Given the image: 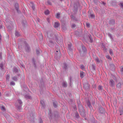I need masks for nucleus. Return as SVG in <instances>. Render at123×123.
<instances>
[{"label": "nucleus", "mask_w": 123, "mask_h": 123, "mask_svg": "<svg viewBox=\"0 0 123 123\" xmlns=\"http://www.w3.org/2000/svg\"><path fill=\"white\" fill-rule=\"evenodd\" d=\"M22 102L20 100H18L16 103V106L18 109H20L22 105Z\"/></svg>", "instance_id": "f257e3e1"}, {"label": "nucleus", "mask_w": 123, "mask_h": 123, "mask_svg": "<svg viewBox=\"0 0 123 123\" xmlns=\"http://www.w3.org/2000/svg\"><path fill=\"white\" fill-rule=\"evenodd\" d=\"M79 6V4L78 2L74 3V8L75 10L76 11L78 10Z\"/></svg>", "instance_id": "f03ea898"}, {"label": "nucleus", "mask_w": 123, "mask_h": 123, "mask_svg": "<svg viewBox=\"0 0 123 123\" xmlns=\"http://www.w3.org/2000/svg\"><path fill=\"white\" fill-rule=\"evenodd\" d=\"M114 82L113 80H110L109 81V85L111 87H113L114 85Z\"/></svg>", "instance_id": "7ed1b4c3"}, {"label": "nucleus", "mask_w": 123, "mask_h": 123, "mask_svg": "<svg viewBox=\"0 0 123 123\" xmlns=\"http://www.w3.org/2000/svg\"><path fill=\"white\" fill-rule=\"evenodd\" d=\"M68 48L69 50H71L72 49L71 48L72 46V44L70 42H68Z\"/></svg>", "instance_id": "20e7f679"}, {"label": "nucleus", "mask_w": 123, "mask_h": 123, "mask_svg": "<svg viewBox=\"0 0 123 123\" xmlns=\"http://www.w3.org/2000/svg\"><path fill=\"white\" fill-rule=\"evenodd\" d=\"M15 8L18 12H19L18 9L19 6L18 4V3H16L15 4Z\"/></svg>", "instance_id": "39448f33"}, {"label": "nucleus", "mask_w": 123, "mask_h": 123, "mask_svg": "<svg viewBox=\"0 0 123 123\" xmlns=\"http://www.w3.org/2000/svg\"><path fill=\"white\" fill-rule=\"evenodd\" d=\"M115 20L113 19H112L110 21L109 23L113 25L115 24Z\"/></svg>", "instance_id": "423d86ee"}, {"label": "nucleus", "mask_w": 123, "mask_h": 123, "mask_svg": "<svg viewBox=\"0 0 123 123\" xmlns=\"http://www.w3.org/2000/svg\"><path fill=\"white\" fill-rule=\"evenodd\" d=\"M59 26V24L58 23L55 22L54 23V27L55 28H56Z\"/></svg>", "instance_id": "0eeeda50"}, {"label": "nucleus", "mask_w": 123, "mask_h": 123, "mask_svg": "<svg viewBox=\"0 0 123 123\" xmlns=\"http://www.w3.org/2000/svg\"><path fill=\"white\" fill-rule=\"evenodd\" d=\"M53 42L52 41H50L48 42V45L50 46H51V45H53Z\"/></svg>", "instance_id": "6e6552de"}, {"label": "nucleus", "mask_w": 123, "mask_h": 123, "mask_svg": "<svg viewBox=\"0 0 123 123\" xmlns=\"http://www.w3.org/2000/svg\"><path fill=\"white\" fill-rule=\"evenodd\" d=\"M20 33L18 32L17 31H16L15 33V36L17 37H19L20 36Z\"/></svg>", "instance_id": "1a4fd4ad"}, {"label": "nucleus", "mask_w": 123, "mask_h": 123, "mask_svg": "<svg viewBox=\"0 0 123 123\" xmlns=\"http://www.w3.org/2000/svg\"><path fill=\"white\" fill-rule=\"evenodd\" d=\"M121 84L120 83H119L117 85V88L119 89L121 87Z\"/></svg>", "instance_id": "9d476101"}, {"label": "nucleus", "mask_w": 123, "mask_h": 123, "mask_svg": "<svg viewBox=\"0 0 123 123\" xmlns=\"http://www.w3.org/2000/svg\"><path fill=\"white\" fill-rule=\"evenodd\" d=\"M82 51L83 52H85L86 51V48L84 46H82L81 47Z\"/></svg>", "instance_id": "9b49d317"}, {"label": "nucleus", "mask_w": 123, "mask_h": 123, "mask_svg": "<svg viewBox=\"0 0 123 123\" xmlns=\"http://www.w3.org/2000/svg\"><path fill=\"white\" fill-rule=\"evenodd\" d=\"M54 106L55 107H56L57 105V102L55 101H54L53 103Z\"/></svg>", "instance_id": "f8f14e48"}, {"label": "nucleus", "mask_w": 123, "mask_h": 123, "mask_svg": "<svg viewBox=\"0 0 123 123\" xmlns=\"http://www.w3.org/2000/svg\"><path fill=\"white\" fill-rule=\"evenodd\" d=\"M109 51L110 54L111 55H113V53L112 49H110Z\"/></svg>", "instance_id": "ddd939ff"}, {"label": "nucleus", "mask_w": 123, "mask_h": 123, "mask_svg": "<svg viewBox=\"0 0 123 123\" xmlns=\"http://www.w3.org/2000/svg\"><path fill=\"white\" fill-rule=\"evenodd\" d=\"M95 61H96L97 63H99L100 62V61L99 60V59L97 57H96L95 58Z\"/></svg>", "instance_id": "4468645a"}, {"label": "nucleus", "mask_w": 123, "mask_h": 123, "mask_svg": "<svg viewBox=\"0 0 123 123\" xmlns=\"http://www.w3.org/2000/svg\"><path fill=\"white\" fill-rule=\"evenodd\" d=\"M80 77L82 78L84 76V73L83 72H80Z\"/></svg>", "instance_id": "2eb2a0df"}, {"label": "nucleus", "mask_w": 123, "mask_h": 123, "mask_svg": "<svg viewBox=\"0 0 123 123\" xmlns=\"http://www.w3.org/2000/svg\"><path fill=\"white\" fill-rule=\"evenodd\" d=\"M10 78V75L9 74H7L6 77V79L7 81L8 82L9 81V79Z\"/></svg>", "instance_id": "dca6fc26"}, {"label": "nucleus", "mask_w": 123, "mask_h": 123, "mask_svg": "<svg viewBox=\"0 0 123 123\" xmlns=\"http://www.w3.org/2000/svg\"><path fill=\"white\" fill-rule=\"evenodd\" d=\"M62 86L64 87H66L67 86V85L66 82H63L62 83Z\"/></svg>", "instance_id": "f3484780"}, {"label": "nucleus", "mask_w": 123, "mask_h": 123, "mask_svg": "<svg viewBox=\"0 0 123 123\" xmlns=\"http://www.w3.org/2000/svg\"><path fill=\"white\" fill-rule=\"evenodd\" d=\"M49 11L48 10H47L45 11L44 12L45 14V15H48L49 14Z\"/></svg>", "instance_id": "a211bd4d"}, {"label": "nucleus", "mask_w": 123, "mask_h": 123, "mask_svg": "<svg viewBox=\"0 0 123 123\" xmlns=\"http://www.w3.org/2000/svg\"><path fill=\"white\" fill-rule=\"evenodd\" d=\"M60 13H57L56 16V18H59L60 17Z\"/></svg>", "instance_id": "6ab92c4d"}, {"label": "nucleus", "mask_w": 123, "mask_h": 123, "mask_svg": "<svg viewBox=\"0 0 123 123\" xmlns=\"http://www.w3.org/2000/svg\"><path fill=\"white\" fill-rule=\"evenodd\" d=\"M61 28L62 29L64 30H65L66 29V28L64 25H62L61 26Z\"/></svg>", "instance_id": "aec40b11"}, {"label": "nucleus", "mask_w": 123, "mask_h": 123, "mask_svg": "<svg viewBox=\"0 0 123 123\" xmlns=\"http://www.w3.org/2000/svg\"><path fill=\"white\" fill-rule=\"evenodd\" d=\"M90 17L92 18H93L95 17V16L93 14H91L90 15Z\"/></svg>", "instance_id": "412c9836"}, {"label": "nucleus", "mask_w": 123, "mask_h": 123, "mask_svg": "<svg viewBox=\"0 0 123 123\" xmlns=\"http://www.w3.org/2000/svg\"><path fill=\"white\" fill-rule=\"evenodd\" d=\"M3 64L2 63L0 64V68L1 69H3Z\"/></svg>", "instance_id": "4be33fe9"}, {"label": "nucleus", "mask_w": 123, "mask_h": 123, "mask_svg": "<svg viewBox=\"0 0 123 123\" xmlns=\"http://www.w3.org/2000/svg\"><path fill=\"white\" fill-rule=\"evenodd\" d=\"M1 109L2 111H5V107L3 106H2L1 107Z\"/></svg>", "instance_id": "5701e85b"}, {"label": "nucleus", "mask_w": 123, "mask_h": 123, "mask_svg": "<svg viewBox=\"0 0 123 123\" xmlns=\"http://www.w3.org/2000/svg\"><path fill=\"white\" fill-rule=\"evenodd\" d=\"M81 68L83 70H84L85 69L84 66L83 65H81Z\"/></svg>", "instance_id": "b1692460"}, {"label": "nucleus", "mask_w": 123, "mask_h": 123, "mask_svg": "<svg viewBox=\"0 0 123 123\" xmlns=\"http://www.w3.org/2000/svg\"><path fill=\"white\" fill-rule=\"evenodd\" d=\"M120 71L121 72L123 73V66H121L120 67Z\"/></svg>", "instance_id": "393cba45"}, {"label": "nucleus", "mask_w": 123, "mask_h": 123, "mask_svg": "<svg viewBox=\"0 0 123 123\" xmlns=\"http://www.w3.org/2000/svg\"><path fill=\"white\" fill-rule=\"evenodd\" d=\"M15 83L13 81H11L10 83V85H11L14 86L15 85Z\"/></svg>", "instance_id": "a878e982"}, {"label": "nucleus", "mask_w": 123, "mask_h": 123, "mask_svg": "<svg viewBox=\"0 0 123 123\" xmlns=\"http://www.w3.org/2000/svg\"><path fill=\"white\" fill-rule=\"evenodd\" d=\"M98 90H101L102 89V87L101 86H99L98 87Z\"/></svg>", "instance_id": "bb28decb"}, {"label": "nucleus", "mask_w": 123, "mask_h": 123, "mask_svg": "<svg viewBox=\"0 0 123 123\" xmlns=\"http://www.w3.org/2000/svg\"><path fill=\"white\" fill-rule=\"evenodd\" d=\"M120 6L123 9V3H120Z\"/></svg>", "instance_id": "cd10ccee"}, {"label": "nucleus", "mask_w": 123, "mask_h": 123, "mask_svg": "<svg viewBox=\"0 0 123 123\" xmlns=\"http://www.w3.org/2000/svg\"><path fill=\"white\" fill-rule=\"evenodd\" d=\"M76 26L74 24H72L71 26V27L72 28H73L75 27Z\"/></svg>", "instance_id": "c85d7f7f"}, {"label": "nucleus", "mask_w": 123, "mask_h": 123, "mask_svg": "<svg viewBox=\"0 0 123 123\" xmlns=\"http://www.w3.org/2000/svg\"><path fill=\"white\" fill-rule=\"evenodd\" d=\"M91 35L89 34H88L87 35V37H85L86 38H89L90 39L91 38Z\"/></svg>", "instance_id": "c756f323"}, {"label": "nucleus", "mask_w": 123, "mask_h": 123, "mask_svg": "<svg viewBox=\"0 0 123 123\" xmlns=\"http://www.w3.org/2000/svg\"><path fill=\"white\" fill-rule=\"evenodd\" d=\"M67 65L65 64H64L63 65V67L65 69H66L67 68Z\"/></svg>", "instance_id": "7c9ffc66"}, {"label": "nucleus", "mask_w": 123, "mask_h": 123, "mask_svg": "<svg viewBox=\"0 0 123 123\" xmlns=\"http://www.w3.org/2000/svg\"><path fill=\"white\" fill-rule=\"evenodd\" d=\"M106 57L107 59H111L110 56L109 55H106Z\"/></svg>", "instance_id": "2f4dec72"}, {"label": "nucleus", "mask_w": 123, "mask_h": 123, "mask_svg": "<svg viewBox=\"0 0 123 123\" xmlns=\"http://www.w3.org/2000/svg\"><path fill=\"white\" fill-rule=\"evenodd\" d=\"M12 79L14 81H16L17 80V78L16 77H15L12 78Z\"/></svg>", "instance_id": "473e14b6"}, {"label": "nucleus", "mask_w": 123, "mask_h": 123, "mask_svg": "<svg viewBox=\"0 0 123 123\" xmlns=\"http://www.w3.org/2000/svg\"><path fill=\"white\" fill-rule=\"evenodd\" d=\"M116 4V3L114 1H112L111 3V5L113 6L114 5H115Z\"/></svg>", "instance_id": "72a5a7b5"}, {"label": "nucleus", "mask_w": 123, "mask_h": 123, "mask_svg": "<svg viewBox=\"0 0 123 123\" xmlns=\"http://www.w3.org/2000/svg\"><path fill=\"white\" fill-rule=\"evenodd\" d=\"M39 37L40 38H43V37L42 34H40L39 35Z\"/></svg>", "instance_id": "f704fd0d"}, {"label": "nucleus", "mask_w": 123, "mask_h": 123, "mask_svg": "<svg viewBox=\"0 0 123 123\" xmlns=\"http://www.w3.org/2000/svg\"><path fill=\"white\" fill-rule=\"evenodd\" d=\"M40 102L41 105L43 106L44 102L43 100H41L40 101Z\"/></svg>", "instance_id": "c9c22d12"}, {"label": "nucleus", "mask_w": 123, "mask_h": 123, "mask_svg": "<svg viewBox=\"0 0 123 123\" xmlns=\"http://www.w3.org/2000/svg\"><path fill=\"white\" fill-rule=\"evenodd\" d=\"M87 39L89 41L90 43H92L93 41V39Z\"/></svg>", "instance_id": "e433bc0d"}, {"label": "nucleus", "mask_w": 123, "mask_h": 123, "mask_svg": "<svg viewBox=\"0 0 123 123\" xmlns=\"http://www.w3.org/2000/svg\"><path fill=\"white\" fill-rule=\"evenodd\" d=\"M86 25L87 27H89L90 26V25L89 23H86Z\"/></svg>", "instance_id": "4c0bfd02"}, {"label": "nucleus", "mask_w": 123, "mask_h": 123, "mask_svg": "<svg viewBox=\"0 0 123 123\" xmlns=\"http://www.w3.org/2000/svg\"><path fill=\"white\" fill-rule=\"evenodd\" d=\"M7 28L8 29V30H9V31H10L11 30V27H10L9 26H8L7 27Z\"/></svg>", "instance_id": "58836bf2"}, {"label": "nucleus", "mask_w": 123, "mask_h": 123, "mask_svg": "<svg viewBox=\"0 0 123 123\" xmlns=\"http://www.w3.org/2000/svg\"><path fill=\"white\" fill-rule=\"evenodd\" d=\"M47 3L49 5H51V2L49 0H48L47 1Z\"/></svg>", "instance_id": "ea45409f"}, {"label": "nucleus", "mask_w": 123, "mask_h": 123, "mask_svg": "<svg viewBox=\"0 0 123 123\" xmlns=\"http://www.w3.org/2000/svg\"><path fill=\"white\" fill-rule=\"evenodd\" d=\"M31 7L33 10H34L35 9L34 5H32L31 6Z\"/></svg>", "instance_id": "a19ab883"}, {"label": "nucleus", "mask_w": 123, "mask_h": 123, "mask_svg": "<svg viewBox=\"0 0 123 123\" xmlns=\"http://www.w3.org/2000/svg\"><path fill=\"white\" fill-rule=\"evenodd\" d=\"M36 53H37V54H39V50H37V49L36 50Z\"/></svg>", "instance_id": "79ce46f5"}, {"label": "nucleus", "mask_w": 123, "mask_h": 123, "mask_svg": "<svg viewBox=\"0 0 123 123\" xmlns=\"http://www.w3.org/2000/svg\"><path fill=\"white\" fill-rule=\"evenodd\" d=\"M93 0L94 2L95 3H97V2L98 1V0Z\"/></svg>", "instance_id": "37998d69"}, {"label": "nucleus", "mask_w": 123, "mask_h": 123, "mask_svg": "<svg viewBox=\"0 0 123 123\" xmlns=\"http://www.w3.org/2000/svg\"><path fill=\"white\" fill-rule=\"evenodd\" d=\"M108 36L110 37V38H112L111 35V34H108Z\"/></svg>", "instance_id": "c03bdc74"}, {"label": "nucleus", "mask_w": 123, "mask_h": 123, "mask_svg": "<svg viewBox=\"0 0 123 123\" xmlns=\"http://www.w3.org/2000/svg\"><path fill=\"white\" fill-rule=\"evenodd\" d=\"M93 70L94 72H95V68L94 66H93Z\"/></svg>", "instance_id": "a18cd8bd"}, {"label": "nucleus", "mask_w": 123, "mask_h": 123, "mask_svg": "<svg viewBox=\"0 0 123 123\" xmlns=\"http://www.w3.org/2000/svg\"><path fill=\"white\" fill-rule=\"evenodd\" d=\"M102 4H104V5H105V3L104 2H102Z\"/></svg>", "instance_id": "49530a36"}, {"label": "nucleus", "mask_w": 123, "mask_h": 123, "mask_svg": "<svg viewBox=\"0 0 123 123\" xmlns=\"http://www.w3.org/2000/svg\"><path fill=\"white\" fill-rule=\"evenodd\" d=\"M2 25H0V28H2Z\"/></svg>", "instance_id": "de8ad7c7"}, {"label": "nucleus", "mask_w": 123, "mask_h": 123, "mask_svg": "<svg viewBox=\"0 0 123 123\" xmlns=\"http://www.w3.org/2000/svg\"><path fill=\"white\" fill-rule=\"evenodd\" d=\"M31 98V97H30V96H29V97H28V98Z\"/></svg>", "instance_id": "09e8293b"}, {"label": "nucleus", "mask_w": 123, "mask_h": 123, "mask_svg": "<svg viewBox=\"0 0 123 123\" xmlns=\"http://www.w3.org/2000/svg\"><path fill=\"white\" fill-rule=\"evenodd\" d=\"M46 34H47V35H48V32H47V33Z\"/></svg>", "instance_id": "8fccbe9b"}, {"label": "nucleus", "mask_w": 123, "mask_h": 123, "mask_svg": "<svg viewBox=\"0 0 123 123\" xmlns=\"http://www.w3.org/2000/svg\"><path fill=\"white\" fill-rule=\"evenodd\" d=\"M47 21H48L49 23V19H48Z\"/></svg>", "instance_id": "3c124183"}, {"label": "nucleus", "mask_w": 123, "mask_h": 123, "mask_svg": "<svg viewBox=\"0 0 123 123\" xmlns=\"http://www.w3.org/2000/svg\"><path fill=\"white\" fill-rule=\"evenodd\" d=\"M70 81H71V78H70Z\"/></svg>", "instance_id": "603ef678"}, {"label": "nucleus", "mask_w": 123, "mask_h": 123, "mask_svg": "<svg viewBox=\"0 0 123 123\" xmlns=\"http://www.w3.org/2000/svg\"><path fill=\"white\" fill-rule=\"evenodd\" d=\"M86 36V34H85L84 35V37L85 36Z\"/></svg>", "instance_id": "864d4df0"}, {"label": "nucleus", "mask_w": 123, "mask_h": 123, "mask_svg": "<svg viewBox=\"0 0 123 123\" xmlns=\"http://www.w3.org/2000/svg\"><path fill=\"white\" fill-rule=\"evenodd\" d=\"M46 38H49V37H46Z\"/></svg>", "instance_id": "5fc2aeb1"}, {"label": "nucleus", "mask_w": 123, "mask_h": 123, "mask_svg": "<svg viewBox=\"0 0 123 123\" xmlns=\"http://www.w3.org/2000/svg\"><path fill=\"white\" fill-rule=\"evenodd\" d=\"M61 1H62L63 0H60Z\"/></svg>", "instance_id": "6e6d98bb"}, {"label": "nucleus", "mask_w": 123, "mask_h": 123, "mask_svg": "<svg viewBox=\"0 0 123 123\" xmlns=\"http://www.w3.org/2000/svg\"><path fill=\"white\" fill-rule=\"evenodd\" d=\"M57 46L58 47H59V46L58 45Z\"/></svg>", "instance_id": "4d7b16f0"}, {"label": "nucleus", "mask_w": 123, "mask_h": 123, "mask_svg": "<svg viewBox=\"0 0 123 123\" xmlns=\"http://www.w3.org/2000/svg\"><path fill=\"white\" fill-rule=\"evenodd\" d=\"M27 47H27L25 48V49H26Z\"/></svg>", "instance_id": "13d9d810"}, {"label": "nucleus", "mask_w": 123, "mask_h": 123, "mask_svg": "<svg viewBox=\"0 0 123 123\" xmlns=\"http://www.w3.org/2000/svg\"><path fill=\"white\" fill-rule=\"evenodd\" d=\"M56 52H58V51H56Z\"/></svg>", "instance_id": "bf43d9fd"}]
</instances>
